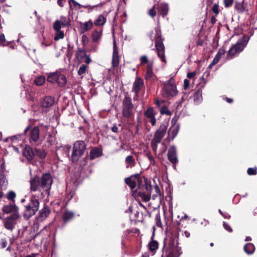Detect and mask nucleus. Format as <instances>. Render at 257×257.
<instances>
[{"label":"nucleus","instance_id":"nucleus-30","mask_svg":"<svg viewBox=\"0 0 257 257\" xmlns=\"http://www.w3.org/2000/svg\"><path fill=\"white\" fill-rule=\"evenodd\" d=\"M243 250L247 254H251L255 250V246L252 243H247L244 245Z\"/></svg>","mask_w":257,"mask_h":257},{"label":"nucleus","instance_id":"nucleus-58","mask_svg":"<svg viewBox=\"0 0 257 257\" xmlns=\"http://www.w3.org/2000/svg\"><path fill=\"white\" fill-rule=\"evenodd\" d=\"M7 241L5 238L1 239L0 241V245L2 248H4L7 246Z\"/></svg>","mask_w":257,"mask_h":257},{"label":"nucleus","instance_id":"nucleus-12","mask_svg":"<svg viewBox=\"0 0 257 257\" xmlns=\"http://www.w3.org/2000/svg\"><path fill=\"white\" fill-rule=\"evenodd\" d=\"M169 121L164 122L162 123L159 128L156 131L154 134L153 139L156 143H160L162 139L165 135L167 131Z\"/></svg>","mask_w":257,"mask_h":257},{"label":"nucleus","instance_id":"nucleus-63","mask_svg":"<svg viewBox=\"0 0 257 257\" xmlns=\"http://www.w3.org/2000/svg\"><path fill=\"white\" fill-rule=\"evenodd\" d=\"M196 75V72L195 71L192 72L188 73L187 74V78L189 79H192L194 78Z\"/></svg>","mask_w":257,"mask_h":257},{"label":"nucleus","instance_id":"nucleus-18","mask_svg":"<svg viewBox=\"0 0 257 257\" xmlns=\"http://www.w3.org/2000/svg\"><path fill=\"white\" fill-rule=\"evenodd\" d=\"M55 103L54 97L51 96H46L41 101V106L43 108H49Z\"/></svg>","mask_w":257,"mask_h":257},{"label":"nucleus","instance_id":"nucleus-51","mask_svg":"<svg viewBox=\"0 0 257 257\" xmlns=\"http://www.w3.org/2000/svg\"><path fill=\"white\" fill-rule=\"evenodd\" d=\"M233 0H223V4L225 8H229L232 6Z\"/></svg>","mask_w":257,"mask_h":257},{"label":"nucleus","instance_id":"nucleus-26","mask_svg":"<svg viewBox=\"0 0 257 257\" xmlns=\"http://www.w3.org/2000/svg\"><path fill=\"white\" fill-rule=\"evenodd\" d=\"M74 213L69 210H66L63 212L62 215V219L64 224H66L71 221L74 217Z\"/></svg>","mask_w":257,"mask_h":257},{"label":"nucleus","instance_id":"nucleus-39","mask_svg":"<svg viewBox=\"0 0 257 257\" xmlns=\"http://www.w3.org/2000/svg\"><path fill=\"white\" fill-rule=\"evenodd\" d=\"M166 253V257H176L177 250L174 248H170L167 249Z\"/></svg>","mask_w":257,"mask_h":257},{"label":"nucleus","instance_id":"nucleus-42","mask_svg":"<svg viewBox=\"0 0 257 257\" xmlns=\"http://www.w3.org/2000/svg\"><path fill=\"white\" fill-rule=\"evenodd\" d=\"M64 37V32L62 31H56V35L54 37V40L57 41L60 39H63Z\"/></svg>","mask_w":257,"mask_h":257},{"label":"nucleus","instance_id":"nucleus-55","mask_svg":"<svg viewBox=\"0 0 257 257\" xmlns=\"http://www.w3.org/2000/svg\"><path fill=\"white\" fill-rule=\"evenodd\" d=\"M6 42V39L5 36L4 34H0V45L5 46H6L5 44Z\"/></svg>","mask_w":257,"mask_h":257},{"label":"nucleus","instance_id":"nucleus-41","mask_svg":"<svg viewBox=\"0 0 257 257\" xmlns=\"http://www.w3.org/2000/svg\"><path fill=\"white\" fill-rule=\"evenodd\" d=\"M88 68V65L85 64H82L78 70V75H82L85 73L86 69Z\"/></svg>","mask_w":257,"mask_h":257},{"label":"nucleus","instance_id":"nucleus-14","mask_svg":"<svg viewBox=\"0 0 257 257\" xmlns=\"http://www.w3.org/2000/svg\"><path fill=\"white\" fill-rule=\"evenodd\" d=\"M167 157L169 161L176 167V164L178 163V159L177 156V149L174 145L171 146L168 150Z\"/></svg>","mask_w":257,"mask_h":257},{"label":"nucleus","instance_id":"nucleus-4","mask_svg":"<svg viewBox=\"0 0 257 257\" xmlns=\"http://www.w3.org/2000/svg\"><path fill=\"white\" fill-rule=\"evenodd\" d=\"M155 46L159 58L161 61L166 63L165 55V47L163 43L164 38L162 37L161 30L159 28H155Z\"/></svg>","mask_w":257,"mask_h":257},{"label":"nucleus","instance_id":"nucleus-6","mask_svg":"<svg viewBox=\"0 0 257 257\" xmlns=\"http://www.w3.org/2000/svg\"><path fill=\"white\" fill-rule=\"evenodd\" d=\"M86 147L87 145L83 141L78 140L74 142L71 156V160L73 163L76 164L78 162L80 158L84 154Z\"/></svg>","mask_w":257,"mask_h":257},{"label":"nucleus","instance_id":"nucleus-8","mask_svg":"<svg viewBox=\"0 0 257 257\" xmlns=\"http://www.w3.org/2000/svg\"><path fill=\"white\" fill-rule=\"evenodd\" d=\"M122 115L124 117L131 118L134 115L135 106L132 98L126 93L122 101Z\"/></svg>","mask_w":257,"mask_h":257},{"label":"nucleus","instance_id":"nucleus-23","mask_svg":"<svg viewBox=\"0 0 257 257\" xmlns=\"http://www.w3.org/2000/svg\"><path fill=\"white\" fill-rule=\"evenodd\" d=\"M103 152L101 149L98 147H94L90 151L89 159L93 160L97 158H99L102 156Z\"/></svg>","mask_w":257,"mask_h":257},{"label":"nucleus","instance_id":"nucleus-57","mask_svg":"<svg viewBox=\"0 0 257 257\" xmlns=\"http://www.w3.org/2000/svg\"><path fill=\"white\" fill-rule=\"evenodd\" d=\"M159 143L155 142L154 141V139H153V140L152 141V142H151V145H152V149H153V150L154 152H156V151L157 150L158 144Z\"/></svg>","mask_w":257,"mask_h":257},{"label":"nucleus","instance_id":"nucleus-49","mask_svg":"<svg viewBox=\"0 0 257 257\" xmlns=\"http://www.w3.org/2000/svg\"><path fill=\"white\" fill-rule=\"evenodd\" d=\"M144 153L145 154V156L147 157L148 159L151 161L153 162V164H155V161L151 154V152L150 151H144Z\"/></svg>","mask_w":257,"mask_h":257},{"label":"nucleus","instance_id":"nucleus-15","mask_svg":"<svg viewBox=\"0 0 257 257\" xmlns=\"http://www.w3.org/2000/svg\"><path fill=\"white\" fill-rule=\"evenodd\" d=\"M51 210L49 207L45 204L43 208L39 211L36 219L38 221L42 222L49 216Z\"/></svg>","mask_w":257,"mask_h":257},{"label":"nucleus","instance_id":"nucleus-40","mask_svg":"<svg viewBox=\"0 0 257 257\" xmlns=\"http://www.w3.org/2000/svg\"><path fill=\"white\" fill-rule=\"evenodd\" d=\"M45 81V78L43 76H40L37 77L35 80V84L37 86H41L42 85Z\"/></svg>","mask_w":257,"mask_h":257},{"label":"nucleus","instance_id":"nucleus-37","mask_svg":"<svg viewBox=\"0 0 257 257\" xmlns=\"http://www.w3.org/2000/svg\"><path fill=\"white\" fill-rule=\"evenodd\" d=\"M125 162L126 164L130 165L131 167L134 166L135 164V160L132 155L127 156L125 158Z\"/></svg>","mask_w":257,"mask_h":257},{"label":"nucleus","instance_id":"nucleus-7","mask_svg":"<svg viewBox=\"0 0 257 257\" xmlns=\"http://www.w3.org/2000/svg\"><path fill=\"white\" fill-rule=\"evenodd\" d=\"M40 205L39 199L36 196L32 195L30 198V202L25 205V209L23 216L26 219H29L32 216L34 215L38 211Z\"/></svg>","mask_w":257,"mask_h":257},{"label":"nucleus","instance_id":"nucleus-44","mask_svg":"<svg viewBox=\"0 0 257 257\" xmlns=\"http://www.w3.org/2000/svg\"><path fill=\"white\" fill-rule=\"evenodd\" d=\"M62 26L60 21L57 20L54 24L53 29L55 31H61Z\"/></svg>","mask_w":257,"mask_h":257},{"label":"nucleus","instance_id":"nucleus-16","mask_svg":"<svg viewBox=\"0 0 257 257\" xmlns=\"http://www.w3.org/2000/svg\"><path fill=\"white\" fill-rule=\"evenodd\" d=\"M157 111L155 110L153 107L148 108L144 112V115L150 120V123L152 126H154L156 123V119L155 115L157 114Z\"/></svg>","mask_w":257,"mask_h":257},{"label":"nucleus","instance_id":"nucleus-48","mask_svg":"<svg viewBox=\"0 0 257 257\" xmlns=\"http://www.w3.org/2000/svg\"><path fill=\"white\" fill-rule=\"evenodd\" d=\"M226 52L225 48L224 46H222L221 48H220L216 55V56H218L219 58H221V57Z\"/></svg>","mask_w":257,"mask_h":257},{"label":"nucleus","instance_id":"nucleus-60","mask_svg":"<svg viewBox=\"0 0 257 257\" xmlns=\"http://www.w3.org/2000/svg\"><path fill=\"white\" fill-rule=\"evenodd\" d=\"M219 213L224 218L226 219H229L230 218L231 216L230 215L227 213H223L220 209H219L218 210Z\"/></svg>","mask_w":257,"mask_h":257},{"label":"nucleus","instance_id":"nucleus-20","mask_svg":"<svg viewBox=\"0 0 257 257\" xmlns=\"http://www.w3.org/2000/svg\"><path fill=\"white\" fill-rule=\"evenodd\" d=\"M143 80L140 77L137 78L135 80V81L134 82L133 87V91L135 92L136 96H138V94L139 93L141 89L143 87Z\"/></svg>","mask_w":257,"mask_h":257},{"label":"nucleus","instance_id":"nucleus-47","mask_svg":"<svg viewBox=\"0 0 257 257\" xmlns=\"http://www.w3.org/2000/svg\"><path fill=\"white\" fill-rule=\"evenodd\" d=\"M211 10L213 12V13H214L216 15H218L219 12H220L218 4H215L213 6V7H212V8L211 9Z\"/></svg>","mask_w":257,"mask_h":257},{"label":"nucleus","instance_id":"nucleus-46","mask_svg":"<svg viewBox=\"0 0 257 257\" xmlns=\"http://www.w3.org/2000/svg\"><path fill=\"white\" fill-rule=\"evenodd\" d=\"M247 173L248 175H255L257 174V168H249L247 169Z\"/></svg>","mask_w":257,"mask_h":257},{"label":"nucleus","instance_id":"nucleus-52","mask_svg":"<svg viewBox=\"0 0 257 257\" xmlns=\"http://www.w3.org/2000/svg\"><path fill=\"white\" fill-rule=\"evenodd\" d=\"M119 58H112V67L113 68L116 67L119 65Z\"/></svg>","mask_w":257,"mask_h":257},{"label":"nucleus","instance_id":"nucleus-54","mask_svg":"<svg viewBox=\"0 0 257 257\" xmlns=\"http://www.w3.org/2000/svg\"><path fill=\"white\" fill-rule=\"evenodd\" d=\"M141 61V64H149V61L148 57L146 55H143L141 56L140 58Z\"/></svg>","mask_w":257,"mask_h":257},{"label":"nucleus","instance_id":"nucleus-28","mask_svg":"<svg viewBox=\"0 0 257 257\" xmlns=\"http://www.w3.org/2000/svg\"><path fill=\"white\" fill-rule=\"evenodd\" d=\"M86 55V52L84 49L78 48L75 54V57L80 62H82Z\"/></svg>","mask_w":257,"mask_h":257},{"label":"nucleus","instance_id":"nucleus-22","mask_svg":"<svg viewBox=\"0 0 257 257\" xmlns=\"http://www.w3.org/2000/svg\"><path fill=\"white\" fill-rule=\"evenodd\" d=\"M179 127L178 125H173L169 130L168 132V137L167 139L168 141H172L177 136Z\"/></svg>","mask_w":257,"mask_h":257},{"label":"nucleus","instance_id":"nucleus-56","mask_svg":"<svg viewBox=\"0 0 257 257\" xmlns=\"http://www.w3.org/2000/svg\"><path fill=\"white\" fill-rule=\"evenodd\" d=\"M223 225L224 229L228 231L229 232H232V229L231 228V227L230 226V225L227 223H226L225 222H223Z\"/></svg>","mask_w":257,"mask_h":257},{"label":"nucleus","instance_id":"nucleus-9","mask_svg":"<svg viewBox=\"0 0 257 257\" xmlns=\"http://www.w3.org/2000/svg\"><path fill=\"white\" fill-rule=\"evenodd\" d=\"M47 80L51 83H56L61 87H64L67 83L66 76L60 72L50 73L47 76Z\"/></svg>","mask_w":257,"mask_h":257},{"label":"nucleus","instance_id":"nucleus-21","mask_svg":"<svg viewBox=\"0 0 257 257\" xmlns=\"http://www.w3.org/2000/svg\"><path fill=\"white\" fill-rule=\"evenodd\" d=\"M103 33V28L95 29L92 32L91 37L93 42L97 43L101 39Z\"/></svg>","mask_w":257,"mask_h":257},{"label":"nucleus","instance_id":"nucleus-2","mask_svg":"<svg viewBox=\"0 0 257 257\" xmlns=\"http://www.w3.org/2000/svg\"><path fill=\"white\" fill-rule=\"evenodd\" d=\"M130 177L135 178L138 183V188L135 190V193H137L138 196L140 197L144 202H148L151 199V194L152 190V186L151 184V181L147 179L144 178L145 184L142 183V179L140 177L139 174H136L131 175Z\"/></svg>","mask_w":257,"mask_h":257},{"label":"nucleus","instance_id":"nucleus-19","mask_svg":"<svg viewBox=\"0 0 257 257\" xmlns=\"http://www.w3.org/2000/svg\"><path fill=\"white\" fill-rule=\"evenodd\" d=\"M157 9L158 11L159 14L163 18L167 15L169 10L168 4L165 3H158Z\"/></svg>","mask_w":257,"mask_h":257},{"label":"nucleus","instance_id":"nucleus-32","mask_svg":"<svg viewBox=\"0 0 257 257\" xmlns=\"http://www.w3.org/2000/svg\"><path fill=\"white\" fill-rule=\"evenodd\" d=\"M125 183L129 186L132 190L136 188L138 183L136 181L133 180L131 177L126 178L125 179Z\"/></svg>","mask_w":257,"mask_h":257},{"label":"nucleus","instance_id":"nucleus-36","mask_svg":"<svg viewBox=\"0 0 257 257\" xmlns=\"http://www.w3.org/2000/svg\"><path fill=\"white\" fill-rule=\"evenodd\" d=\"M16 197V194L14 191H9L6 195L7 198L9 201H12L14 203L15 202V199Z\"/></svg>","mask_w":257,"mask_h":257},{"label":"nucleus","instance_id":"nucleus-24","mask_svg":"<svg viewBox=\"0 0 257 257\" xmlns=\"http://www.w3.org/2000/svg\"><path fill=\"white\" fill-rule=\"evenodd\" d=\"M106 16L101 14L97 16L93 23V25L95 26L98 27V28H102L106 23Z\"/></svg>","mask_w":257,"mask_h":257},{"label":"nucleus","instance_id":"nucleus-62","mask_svg":"<svg viewBox=\"0 0 257 257\" xmlns=\"http://www.w3.org/2000/svg\"><path fill=\"white\" fill-rule=\"evenodd\" d=\"M156 225L158 227H161L162 226V223L160 219V216L159 215H157L156 216Z\"/></svg>","mask_w":257,"mask_h":257},{"label":"nucleus","instance_id":"nucleus-3","mask_svg":"<svg viewBox=\"0 0 257 257\" xmlns=\"http://www.w3.org/2000/svg\"><path fill=\"white\" fill-rule=\"evenodd\" d=\"M23 155L26 157L28 162L31 163L35 157L41 160L45 159L47 152L44 149L33 148L29 145H26L23 149Z\"/></svg>","mask_w":257,"mask_h":257},{"label":"nucleus","instance_id":"nucleus-61","mask_svg":"<svg viewBox=\"0 0 257 257\" xmlns=\"http://www.w3.org/2000/svg\"><path fill=\"white\" fill-rule=\"evenodd\" d=\"M88 37L85 35H83L82 36V44L83 46H85L86 45V43L88 42Z\"/></svg>","mask_w":257,"mask_h":257},{"label":"nucleus","instance_id":"nucleus-50","mask_svg":"<svg viewBox=\"0 0 257 257\" xmlns=\"http://www.w3.org/2000/svg\"><path fill=\"white\" fill-rule=\"evenodd\" d=\"M154 189V190L156 193V194H154L153 195V198L154 199L155 197H157L158 195H160L161 194V192H160V188L157 184H155Z\"/></svg>","mask_w":257,"mask_h":257},{"label":"nucleus","instance_id":"nucleus-35","mask_svg":"<svg viewBox=\"0 0 257 257\" xmlns=\"http://www.w3.org/2000/svg\"><path fill=\"white\" fill-rule=\"evenodd\" d=\"M235 9L238 13H243L245 11V8L243 4L240 3H236L234 6Z\"/></svg>","mask_w":257,"mask_h":257},{"label":"nucleus","instance_id":"nucleus-11","mask_svg":"<svg viewBox=\"0 0 257 257\" xmlns=\"http://www.w3.org/2000/svg\"><path fill=\"white\" fill-rule=\"evenodd\" d=\"M30 131L29 134V141L30 143L33 142L34 143L37 142L40 136V129L38 126H35L32 127L31 124H29L28 126L24 130V135H27V133Z\"/></svg>","mask_w":257,"mask_h":257},{"label":"nucleus","instance_id":"nucleus-1","mask_svg":"<svg viewBox=\"0 0 257 257\" xmlns=\"http://www.w3.org/2000/svg\"><path fill=\"white\" fill-rule=\"evenodd\" d=\"M53 182L52 177L49 172L43 173L41 177L35 175L30 180V189L31 192H36L42 189L49 195Z\"/></svg>","mask_w":257,"mask_h":257},{"label":"nucleus","instance_id":"nucleus-5","mask_svg":"<svg viewBox=\"0 0 257 257\" xmlns=\"http://www.w3.org/2000/svg\"><path fill=\"white\" fill-rule=\"evenodd\" d=\"M249 39V36L246 35H244L242 37L239 39L235 44L232 45L228 51L226 57L227 59H232L236 54L242 52L246 46Z\"/></svg>","mask_w":257,"mask_h":257},{"label":"nucleus","instance_id":"nucleus-27","mask_svg":"<svg viewBox=\"0 0 257 257\" xmlns=\"http://www.w3.org/2000/svg\"><path fill=\"white\" fill-rule=\"evenodd\" d=\"M154 233H153L152 237L151 240L149 243L148 246L150 251L154 252L158 249L159 247V243L157 241L154 240Z\"/></svg>","mask_w":257,"mask_h":257},{"label":"nucleus","instance_id":"nucleus-45","mask_svg":"<svg viewBox=\"0 0 257 257\" xmlns=\"http://www.w3.org/2000/svg\"><path fill=\"white\" fill-rule=\"evenodd\" d=\"M99 6V5H96L93 6H90V5H83V6H81L82 8L86 9L87 10V13H90L92 12V11L94 10L95 8Z\"/></svg>","mask_w":257,"mask_h":257},{"label":"nucleus","instance_id":"nucleus-33","mask_svg":"<svg viewBox=\"0 0 257 257\" xmlns=\"http://www.w3.org/2000/svg\"><path fill=\"white\" fill-rule=\"evenodd\" d=\"M8 184V180L6 177V174H3L2 172V174H0V188L3 190V189H5Z\"/></svg>","mask_w":257,"mask_h":257},{"label":"nucleus","instance_id":"nucleus-10","mask_svg":"<svg viewBox=\"0 0 257 257\" xmlns=\"http://www.w3.org/2000/svg\"><path fill=\"white\" fill-rule=\"evenodd\" d=\"M163 89L167 96L173 97L177 95L178 91L173 77L164 83Z\"/></svg>","mask_w":257,"mask_h":257},{"label":"nucleus","instance_id":"nucleus-17","mask_svg":"<svg viewBox=\"0 0 257 257\" xmlns=\"http://www.w3.org/2000/svg\"><path fill=\"white\" fill-rule=\"evenodd\" d=\"M93 23L91 20H89L84 23L80 22L79 32L80 34H84L89 31L93 27Z\"/></svg>","mask_w":257,"mask_h":257},{"label":"nucleus","instance_id":"nucleus-64","mask_svg":"<svg viewBox=\"0 0 257 257\" xmlns=\"http://www.w3.org/2000/svg\"><path fill=\"white\" fill-rule=\"evenodd\" d=\"M189 84V81L187 79H185L184 80V88L185 90L188 88Z\"/></svg>","mask_w":257,"mask_h":257},{"label":"nucleus","instance_id":"nucleus-53","mask_svg":"<svg viewBox=\"0 0 257 257\" xmlns=\"http://www.w3.org/2000/svg\"><path fill=\"white\" fill-rule=\"evenodd\" d=\"M149 15L153 18L156 15V11L155 10V6H153L148 12Z\"/></svg>","mask_w":257,"mask_h":257},{"label":"nucleus","instance_id":"nucleus-25","mask_svg":"<svg viewBox=\"0 0 257 257\" xmlns=\"http://www.w3.org/2000/svg\"><path fill=\"white\" fill-rule=\"evenodd\" d=\"M3 211L7 214L18 213V207L15 204H10L5 205L2 208Z\"/></svg>","mask_w":257,"mask_h":257},{"label":"nucleus","instance_id":"nucleus-13","mask_svg":"<svg viewBox=\"0 0 257 257\" xmlns=\"http://www.w3.org/2000/svg\"><path fill=\"white\" fill-rule=\"evenodd\" d=\"M19 217L20 216L18 213H12L7 217L4 223L6 228L11 231L13 230Z\"/></svg>","mask_w":257,"mask_h":257},{"label":"nucleus","instance_id":"nucleus-43","mask_svg":"<svg viewBox=\"0 0 257 257\" xmlns=\"http://www.w3.org/2000/svg\"><path fill=\"white\" fill-rule=\"evenodd\" d=\"M60 22L62 26L63 27H68L70 26V22L67 20V18L66 17L62 16L61 17Z\"/></svg>","mask_w":257,"mask_h":257},{"label":"nucleus","instance_id":"nucleus-31","mask_svg":"<svg viewBox=\"0 0 257 257\" xmlns=\"http://www.w3.org/2000/svg\"><path fill=\"white\" fill-rule=\"evenodd\" d=\"M202 90L201 88L198 89L193 95L194 101L196 103L201 102L202 98Z\"/></svg>","mask_w":257,"mask_h":257},{"label":"nucleus","instance_id":"nucleus-34","mask_svg":"<svg viewBox=\"0 0 257 257\" xmlns=\"http://www.w3.org/2000/svg\"><path fill=\"white\" fill-rule=\"evenodd\" d=\"M88 159L89 157L88 154H87L85 157L82 158L81 160L79 159L78 162L77 164H78L79 167L81 168V169H83V168L87 165Z\"/></svg>","mask_w":257,"mask_h":257},{"label":"nucleus","instance_id":"nucleus-38","mask_svg":"<svg viewBox=\"0 0 257 257\" xmlns=\"http://www.w3.org/2000/svg\"><path fill=\"white\" fill-rule=\"evenodd\" d=\"M160 111L162 115L166 114L168 116H170L172 115L171 111L168 109L167 106H166V105H163V106L161 107L160 109Z\"/></svg>","mask_w":257,"mask_h":257},{"label":"nucleus","instance_id":"nucleus-59","mask_svg":"<svg viewBox=\"0 0 257 257\" xmlns=\"http://www.w3.org/2000/svg\"><path fill=\"white\" fill-rule=\"evenodd\" d=\"M220 59V58H219L218 56H215L209 67H210L212 65L216 64L219 62Z\"/></svg>","mask_w":257,"mask_h":257},{"label":"nucleus","instance_id":"nucleus-29","mask_svg":"<svg viewBox=\"0 0 257 257\" xmlns=\"http://www.w3.org/2000/svg\"><path fill=\"white\" fill-rule=\"evenodd\" d=\"M154 74L153 72V64L149 63L147 65L146 73L145 74V79L146 80H151L154 77Z\"/></svg>","mask_w":257,"mask_h":257}]
</instances>
